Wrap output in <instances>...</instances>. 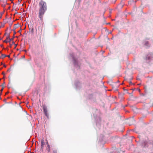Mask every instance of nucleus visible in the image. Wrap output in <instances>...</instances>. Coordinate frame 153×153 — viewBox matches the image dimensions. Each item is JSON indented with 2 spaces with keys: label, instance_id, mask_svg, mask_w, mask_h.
Here are the masks:
<instances>
[{
  "label": "nucleus",
  "instance_id": "obj_14",
  "mask_svg": "<svg viewBox=\"0 0 153 153\" xmlns=\"http://www.w3.org/2000/svg\"><path fill=\"white\" fill-rule=\"evenodd\" d=\"M74 64H76V60L75 59H74Z\"/></svg>",
  "mask_w": 153,
  "mask_h": 153
},
{
  "label": "nucleus",
  "instance_id": "obj_15",
  "mask_svg": "<svg viewBox=\"0 0 153 153\" xmlns=\"http://www.w3.org/2000/svg\"><path fill=\"white\" fill-rule=\"evenodd\" d=\"M42 29L41 30V31L39 33H38L39 34L41 35L42 34Z\"/></svg>",
  "mask_w": 153,
  "mask_h": 153
},
{
  "label": "nucleus",
  "instance_id": "obj_21",
  "mask_svg": "<svg viewBox=\"0 0 153 153\" xmlns=\"http://www.w3.org/2000/svg\"><path fill=\"white\" fill-rule=\"evenodd\" d=\"M1 18V16L0 17V19Z\"/></svg>",
  "mask_w": 153,
  "mask_h": 153
},
{
  "label": "nucleus",
  "instance_id": "obj_8",
  "mask_svg": "<svg viewBox=\"0 0 153 153\" xmlns=\"http://www.w3.org/2000/svg\"><path fill=\"white\" fill-rule=\"evenodd\" d=\"M45 143L44 140L43 139H42L41 141V145H44Z\"/></svg>",
  "mask_w": 153,
  "mask_h": 153
},
{
  "label": "nucleus",
  "instance_id": "obj_18",
  "mask_svg": "<svg viewBox=\"0 0 153 153\" xmlns=\"http://www.w3.org/2000/svg\"><path fill=\"white\" fill-rule=\"evenodd\" d=\"M4 27V25H2L0 27Z\"/></svg>",
  "mask_w": 153,
  "mask_h": 153
},
{
  "label": "nucleus",
  "instance_id": "obj_5",
  "mask_svg": "<svg viewBox=\"0 0 153 153\" xmlns=\"http://www.w3.org/2000/svg\"><path fill=\"white\" fill-rule=\"evenodd\" d=\"M47 150H48V152H50V146L49 144H48V142L47 141Z\"/></svg>",
  "mask_w": 153,
  "mask_h": 153
},
{
  "label": "nucleus",
  "instance_id": "obj_1",
  "mask_svg": "<svg viewBox=\"0 0 153 153\" xmlns=\"http://www.w3.org/2000/svg\"><path fill=\"white\" fill-rule=\"evenodd\" d=\"M38 5V16L41 21H42L43 16L47 9V4L43 0H40L39 2Z\"/></svg>",
  "mask_w": 153,
  "mask_h": 153
},
{
  "label": "nucleus",
  "instance_id": "obj_2",
  "mask_svg": "<svg viewBox=\"0 0 153 153\" xmlns=\"http://www.w3.org/2000/svg\"><path fill=\"white\" fill-rule=\"evenodd\" d=\"M152 58H153V54H149L147 55L146 58L147 60H150L152 59Z\"/></svg>",
  "mask_w": 153,
  "mask_h": 153
},
{
  "label": "nucleus",
  "instance_id": "obj_25",
  "mask_svg": "<svg viewBox=\"0 0 153 153\" xmlns=\"http://www.w3.org/2000/svg\"><path fill=\"white\" fill-rule=\"evenodd\" d=\"M0 58H1V56H0Z\"/></svg>",
  "mask_w": 153,
  "mask_h": 153
},
{
  "label": "nucleus",
  "instance_id": "obj_4",
  "mask_svg": "<svg viewBox=\"0 0 153 153\" xmlns=\"http://www.w3.org/2000/svg\"><path fill=\"white\" fill-rule=\"evenodd\" d=\"M29 26V31L31 30L33 28V25L32 24H30L29 25H28Z\"/></svg>",
  "mask_w": 153,
  "mask_h": 153
},
{
  "label": "nucleus",
  "instance_id": "obj_11",
  "mask_svg": "<svg viewBox=\"0 0 153 153\" xmlns=\"http://www.w3.org/2000/svg\"><path fill=\"white\" fill-rule=\"evenodd\" d=\"M30 31H31L32 33L33 34L34 33V28L30 30Z\"/></svg>",
  "mask_w": 153,
  "mask_h": 153
},
{
  "label": "nucleus",
  "instance_id": "obj_13",
  "mask_svg": "<svg viewBox=\"0 0 153 153\" xmlns=\"http://www.w3.org/2000/svg\"><path fill=\"white\" fill-rule=\"evenodd\" d=\"M44 145H41V149H42H42H43V148H44Z\"/></svg>",
  "mask_w": 153,
  "mask_h": 153
},
{
  "label": "nucleus",
  "instance_id": "obj_7",
  "mask_svg": "<svg viewBox=\"0 0 153 153\" xmlns=\"http://www.w3.org/2000/svg\"><path fill=\"white\" fill-rule=\"evenodd\" d=\"M6 57H7V55L4 54H1V58H2V59L5 58Z\"/></svg>",
  "mask_w": 153,
  "mask_h": 153
},
{
  "label": "nucleus",
  "instance_id": "obj_20",
  "mask_svg": "<svg viewBox=\"0 0 153 153\" xmlns=\"http://www.w3.org/2000/svg\"><path fill=\"white\" fill-rule=\"evenodd\" d=\"M21 29H20L18 31V32H21Z\"/></svg>",
  "mask_w": 153,
  "mask_h": 153
},
{
  "label": "nucleus",
  "instance_id": "obj_24",
  "mask_svg": "<svg viewBox=\"0 0 153 153\" xmlns=\"http://www.w3.org/2000/svg\"><path fill=\"white\" fill-rule=\"evenodd\" d=\"M1 51H0V53H1Z\"/></svg>",
  "mask_w": 153,
  "mask_h": 153
},
{
  "label": "nucleus",
  "instance_id": "obj_17",
  "mask_svg": "<svg viewBox=\"0 0 153 153\" xmlns=\"http://www.w3.org/2000/svg\"><path fill=\"white\" fill-rule=\"evenodd\" d=\"M53 153H57V152L56 151H53Z\"/></svg>",
  "mask_w": 153,
  "mask_h": 153
},
{
  "label": "nucleus",
  "instance_id": "obj_19",
  "mask_svg": "<svg viewBox=\"0 0 153 153\" xmlns=\"http://www.w3.org/2000/svg\"><path fill=\"white\" fill-rule=\"evenodd\" d=\"M7 56L9 58H10V55H7Z\"/></svg>",
  "mask_w": 153,
  "mask_h": 153
},
{
  "label": "nucleus",
  "instance_id": "obj_16",
  "mask_svg": "<svg viewBox=\"0 0 153 153\" xmlns=\"http://www.w3.org/2000/svg\"><path fill=\"white\" fill-rule=\"evenodd\" d=\"M13 32H14V35H15V34H16V32L15 30H14Z\"/></svg>",
  "mask_w": 153,
  "mask_h": 153
},
{
  "label": "nucleus",
  "instance_id": "obj_3",
  "mask_svg": "<svg viewBox=\"0 0 153 153\" xmlns=\"http://www.w3.org/2000/svg\"><path fill=\"white\" fill-rule=\"evenodd\" d=\"M43 109L44 112L45 114V115L48 117V113L47 112V109L46 107L45 106H43Z\"/></svg>",
  "mask_w": 153,
  "mask_h": 153
},
{
  "label": "nucleus",
  "instance_id": "obj_9",
  "mask_svg": "<svg viewBox=\"0 0 153 153\" xmlns=\"http://www.w3.org/2000/svg\"><path fill=\"white\" fill-rule=\"evenodd\" d=\"M1 65H3V67H6V65L4 64L2 62H1Z\"/></svg>",
  "mask_w": 153,
  "mask_h": 153
},
{
  "label": "nucleus",
  "instance_id": "obj_22",
  "mask_svg": "<svg viewBox=\"0 0 153 153\" xmlns=\"http://www.w3.org/2000/svg\"><path fill=\"white\" fill-rule=\"evenodd\" d=\"M36 34H37V30H36Z\"/></svg>",
  "mask_w": 153,
  "mask_h": 153
},
{
  "label": "nucleus",
  "instance_id": "obj_23",
  "mask_svg": "<svg viewBox=\"0 0 153 153\" xmlns=\"http://www.w3.org/2000/svg\"><path fill=\"white\" fill-rule=\"evenodd\" d=\"M1 47H2V45H1Z\"/></svg>",
  "mask_w": 153,
  "mask_h": 153
},
{
  "label": "nucleus",
  "instance_id": "obj_10",
  "mask_svg": "<svg viewBox=\"0 0 153 153\" xmlns=\"http://www.w3.org/2000/svg\"><path fill=\"white\" fill-rule=\"evenodd\" d=\"M145 45L147 46H148L149 45V42H146L145 44Z\"/></svg>",
  "mask_w": 153,
  "mask_h": 153
},
{
  "label": "nucleus",
  "instance_id": "obj_12",
  "mask_svg": "<svg viewBox=\"0 0 153 153\" xmlns=\"http://www.w3.org/2000/svg\"><path fill=\"white\" fill-rule=\"evenodd\" d=\"M13 39H10L9 38H8L9 41H8V42H10L11 40H12Z\"/></svg>",
  "mask_w": 153,
  "mask_h": 153
},
{
  "label": "nucleus",
  "instance_id": "obj_6",
  "mask_svg": "<svg viewBox=\"0 0 153 153\" xmlns=\"http://www.w3.org/2000/svg\"><path fill=\"white\" fill-rule=\"evenodd\" d=\"M9 37V34H8V36L7 37L6 39L3 42L7 43L8 42V39Z\"/></svg>",
  "mask_w": 153,
  "mask_h": 153
}]
</instances>
